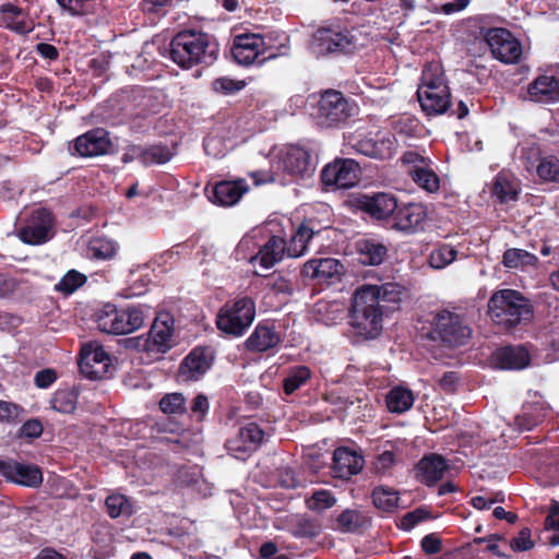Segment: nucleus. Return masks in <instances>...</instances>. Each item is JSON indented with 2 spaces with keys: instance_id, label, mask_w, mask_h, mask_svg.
<instances>
[{
  "instance_id": "nucleus-1",
  "label": "nucleus",
  "mask_w": 559,
  "mask_h": 559,
  "mask_svg": "<svg viewBox=\"0 0 559 559\" xmlns=\"http://www.w3.org/2000/svg\"><path fill=\"white\" fill-rule=\"evenodd\" d=\"M158 56H169L179 68L189 70L195 66L210 67L218 58L219 45L216 38L205 32L183 29L178 32L166 45L164 38L156 36L152 41L142 45V57H152L155 62L154 51Z\"/></svg>"
},
{
  "instance_id": "nucleus-2",
  "label": "nucleus",
  "mask_w": 559,
  "mask_h": 559,
  "mask_svg": "<svg viewBox=\"0 0 559 559\" xmlns=\"http://www.w3.org/2000/svg\"><path fill=\"white\" fill-rule=\"evenodd\" d=\"M488 316L499 333L511 334L533 319L534 309L526 297L514 289L495 292L488 300Z\"/></svg>"
},
{
  "instance_id": "nucleus-3",
  "label": "nucleus",
  "mask_w": 559,
  "mask_h": 559,
  "mask_svg": "<svg viewBox=\"0 0 559 559\" xmlns=\"http://www.w3.org/2000/svg\"><path fill=\"white\" fill-rule=\"evenodd\" d=\"M376 299L374 293L360 287L354 295L348 323L354 335L361 340H374L382 332L385 312L378 306Z\"/></svg>"
},
{
  "instance_id": "nucleus-4",
  "label": "nucleus",
  "mask_w": 559,
  "mask_h": 559,
  "mask_svg": "<svg viewBox=\"0 0 559 559\" xmlns=\"http://www.w3.org/2000/svg\"><path fill=\"white\" fill-rule=\"evenodd\" d=\"M471 336L472 329L462 314L441 309L433 314L423 337L435 346L453 349L466 345Z\"/></svg>"
},
{
  "instance_id": "nucleus-5",
  "label": "nucleus",
  "mask_w": 559,
  "mask_h": 559,
  "mask_svg": "<svg viewBox=\"0 0 559 559\" xmlns=\"http://www.w3.org/2000/svg\"><path fill=\"white\" fill-rule=\"evenodd\" d=\"M255 301L250 296H238L227 300L217 311L215 324L226 336L238 338L245 335L255 319Z\"/></svg>"
},
{
  "instance_id": "nucleus-6",
  "label": "nucleus",
  "mask_w": 559,
  "mask_h": 559,
  "mask_svg": "<svg viewBox=\"0 0 559 559\" xmlns=\"http://www.w3.org/2000/svg\"><path fill=\"white\" fill-rule=\"evenodd\" d=\"M357 106L335 90H328L320 95L312 116L323 128L338 127L355 115Z\"/></svg>"
},
{
  "instance_id": "nucleus-7",
  "label": "nucleus",
  "mask_w": 559,
  "mask_h": 559,
  "mask_svg": "<svg viewBox=\"0 0 559 559\" xmlns=\"http://www.w3.org/2000/svg\"><path fill=\"white\" fill-rule=\"evenodd\" d=\"M357 49V38L352 32L336 24L319 27L312 35L311 50L317 56L333 53H354Z\"/></svg>"
},
{
  "instance_id": "nucleus-8",
  "label": "nucleus",
  "mask_w": 559,
  "mask_h": 559,
  "mask_svg": "<svg viewBox=\"0 0 559 559\" xmlns=\"http://www.w3.org/2000/svg\"><path fill=\"white\" fill-rule=\"evenodd\" d=\"M93 317L97 329L105 334H129L140 328V310L135 307L118 308L107 302Z\"/></svg>"
},
{
  "instance_id": "nucleus-9",
  "label": "nucleus",
  "mask_w": 559,
  "mask_h": 559,
  "mask_svg": "<svg viewBox=\"0 0 559 559\" xmlns=\"http://www.w3.org/2000/svg\"><path fill=\"white\" fill-rule=\"evenodd\" d=\"M175 319L168 311L158 312L151 325L148 337L142 346V364L162 359L171 347Z\"/></svg>"
},
{
  "instance_id": "nucleus-10",
  "label": "nucleus",
  "mask_w": 559,
  "mask_h": 559,
  "mask_svg": "<svg viewBox=\"0 0 559 559\" xmlns=\"http://www.w3.org/2000/svg\"><path fill=\"white\" fill-rule=\"evenodd\" d=\"M480 35L495 59L506 64L519 63L522 59V43L504 27H481Z\"/></svg>"
},
{
  "instance_id": "nucleus-11",
  "label": "nucleus",
  "mask_w": 559,
  "mask_h": 559,
  "mask_svg": "<svg viewBox=\"0 0 559 559\" xmlns=\"http://www.w3.org/2000/svg\"><path fill=\"white\" fill-rule=\"evenodd\" d=\"M361 175L360 165L353 158L336 157L321 170V182L333 190L350 189L357 185Z\"/></svg>"
},
{
  "instance_id": "nucleus-12",
  "label": "nucleus",
  "mask_w": 559,
  "mask_h": 559,
  "mask_svg": "<svg viewBox=\"0 0 559 559\" xmlns=\"http://www.w3.org/2000/svg\"><path fill=\"white\" fill-rule=\"evenodd\" d=\"M265 50V40L262 35L245 32L234 36L230 52L237 64L249 67L255 62L262 64L271 58V56H264Z\"/></svg>"
},
{
  "instance_id": "nucleus-13",
  "label": "nucleus",
  "mask_w": 559,
  "mask_h": 559,
  "mask_svg": "<svg viewBox=\"0 0 559 559\" xmlns=\"http://www.w3.org/2000/svg\"><path fill=\"white\" fill-rule=\"evenodd\" d=\"M55 217L50 210L38 207L31 212L25 224L19 229L20 239L28 245H43L52 236Z\"/></svg>"
},
{
  "instance_id": "nucleus-14",
  "label": "nucleus",
  "mask_w": 559,
  "mask_h": 559,
  "mask_svg": "<svg viewBox=\"0 0 559 559\" xmlns=\"http://www.w3.org/2000/svg\"><path fill=\"white\" fill-rule=\"evenodd\" d=\"M353 148L367 157L389 159L394 154L395 138L390 132L377 131L350 138Z\"/></svg>"
},
{
  "instance_id": "nucleus-15",
  "label": "nucleus",
  "mask_w": 559,
  "mask_h": 559,
  "mask_svg": "<svg viewBox=\"0 0 559 559\" xmlns=\"http://www.w3.org/2000/svg\"><path fill=\"white\" fill-rule=\"evenodd\" d=\"M215 352L209 345H198L182 359L178 378L185 382L200 380L213 366Z\"/></svg>"
},
{
  "instance_id": "nucleus-16",
  "label": "nucleus",
  "mask_w": 559,
  "mask_h": 559,
  "mask_svg": "<svg viewBox=\"0 0 559 559\" xmlns=\"http://www.w3.org/2000/svg\"><path fill=\"white\" fill-rule=\"evenodd\" d=\"M278 168L295 179H305L312 176L316 164L308 150L299 145H289L280 155Z\"/></svg>"
},
{
  "instance_id": "nucleus-17",
  "label": "nucleus",
  "mask_w": 559,
  "mask_h": 559,
  "mask_svg": "<svg viewBox=\"0 0 559 559\" xmlns=\"http://www.w3.org/2000/svg\"><path fill=\"white\" fill-rule=\"evenodd\" d=\"M111 359L100 345H84L81 349L79 368L84 378L100 380L108 376Z\"/></svg>"
},
{
  "instance_id": "nucleus-18",
  "label": "nucleus",
  "mask_w": 559,
  "mask_h": 559,
  "mask_svg": "<svg viewBox=\"0 0 559 559\" xmlns=\"http://www.w3.org/2000/svg\"><path fill=\"white\" fill-rule=\"evenodd\" d=\"M109 133L104 128H94L79 135L69 147L72 155L96 157L105 155L111 148Z\"/></svg>"
},
{
  "instance_id": "nucleus-19",
  "label": "nucleus",
  "mask_w": 559,
  "mask_h": 559,
  "mask_svg": "<svg viewBox=\"0 0 559 559\" xmlns=\"http://www.w3.org/2000/svg\"><path fill=\"white\" fill-rule=\"evenodd\" d=\"M524 99L538 105L559 104V76L549 72L538 74L527 84Z\"/></svg>"
},
{
  "instance_id": "nucleus-20",
  "label": "nucleus",
  "mask_w": 559,
  "mask_h": 559,
  "mask_svg": "<svg viewBox=\"0 0 559 559\" xmlns=\"http://www.w3.org/2000/svg\"><path fill=\"white\" fill-rule=\"evenodd\" d=\"M358 209L376 221L392 219L396 211V198L386 192H377L371 195H361L358 200Z\"/></svg>"
},
{
  "instance_id": "nucleus-21",
  "label": "nucleus",
  "mask_w": 559,
  "mask_h": 559,
  "mask_svg": "<svg viewBox=\"0 0 559 559\" xmlns=\"http://www.w3.org/2000/svg\"><path fill=\"white\" fill-rule=\"evenodd\" d=\"M344 273V265L336 259L322 258L307 261L300 271L302 277L318 281V283L332 284L340 281Z\"/></svg>"
},
{
  "instance_id": "nucleus-22",
  "label": "nucleus",
  "mask_w": 559,
  "mask_h": 559,
  "mask_svg": "<svg viewBox=\"0 0 559 559\" xmlns=\"http://www.w3.org/2000/svg\"><path fill=\"white\" fill-rule=\"evenodd\" d=\"M427 218V212L420 203H405L396 206L392 218V228L406 233L415 234L423 229V224Z\"/></svg>"
},
{
  "instance_id": "nucleus-23",
  "label": "nucleus",
  "mask_w": 559,
  "mask_h": 559,
  "mask_svg": "<svg viewBox=\"0 0 559 559\" xmlns=\"http://www.w3.org/2000/svg\"><path fill=\"white\" fill-rule=\"evenodd\" d=\"M495 367L501 370H522L531 364V353L526 345H506L491 355Z\"/></svg>"
},
{
  "instance_id": "nucleus-24",
  "label": "nucleus",
  "mask_w": 559,
  "mask_h": 559,
  "mask_svg": "<svg viewBox=\"0 0 559 559\" xmlns=\"http://www.w3.org/2000/svg\"><path fill=\"white\" fill-rule=\"evenodd\" d=\"M205 190L212 203L226 207L238 203L249 187L245 179L222 180L216 182L211 190L207 187Z\"/></svg>"
},
{
  "instance_id": "nucleus-25",
  "label": "nucleus",
  "mask_w": 559,
  "mask_h": 559,
  "mask_svg": "<svg viewBox=\"0 0 559 559\" xmlns=\"http://www.w3.org/2000/svg\"><path fill=\"white\" fill-rule=\"evenodd\" d=\"M264 436V430L257 423L251 421L241 426L235 438L227 440L226 448L230 452L247 454L261 447Z\"/></svg>"
},
{
  "instance_id": "nucleus-26",
  "label": "nucleus",
  "mask_w": 559,
  "mask_h": 559,
  "mask_svg": "<svg viewBox=\"0 0 559 559\" xmlns=\"http://www.w3.org/2000/svg\"><path fill=\"white\" fill-rule=\"evenodd\" d=\"M281 342L282 337L275 324L264 320L257 324L245 345L250 353H264L277 347Z\"/></svg>"
},
{
  "instance_id": "nucleus-27",
  "label": "nucleus",
  "mask_w": 559,
  "mask_h": 559,
  "mask_svg": "<svg viewBox=\"0 0 559 559\" xmlns=\"http://www.w3.org/2000/svg\"><path fill=\"white\" fill-rule=\"evenodd\" d=\"M0 26L19 35H27L35 27L28 12L11 2L0 4Z\"/></svg>"
},
{
  "instance_id": "nucleus-28",
  "label": "nucleus",
  "mask_w": 559,
  "mask_h": 559,
  "mask_svg": "<svg viewBox=\"0 0 559 559\" xmlns=\"http://www.w3.org/2000/svg\"><path fill=\"white\" fill-rule=\"evenodd\" d=\"M3 478L10 483L35 488L41 484L43 473L36 465L8 460L3 466Z\"/></svg>"
},
{
  "instance_id": "nucleus-29",
  "label": "nucleus",
  "mask_w": 559,
  "mask_h": 559,
  "mask_svg": "<svg viewBox=\"0 0 559 559\" xmlns=\"http://www.w3.org/2000/svg\"><path fill=\"white\" fill-rule=\"evenodd\" d=\"M358 261L364 265L378 266L382 264L388 255V246L378 238L365 237L355 243Z\"/></svg>"
},
{
  "instance_id": "nucleus-30",
  "label": "nucleus",
  "mask_w": 559,
  "mask_h": 559,
  "mask_svg": "<svg viewBox=\"0 0 559 559\" xmlns=\"http://www.w3.org/2000/svg\"><path fill=\"white\" fill-rule=\"evenodd\" d=\"M364 463V457L357 454L356 451L340 447L335 449L333 453L332 469L335 477L345 479L358 474L361 471Z\"/></svg>"
},
{
  "instance_id": "nucleus-31",
  "label": "nucleus",
  "mask_w": 559,
  "mask_h": 559,
  "mask_svg": "<svg viewBox=\"0 0 559 559\" xmlns=\"http://www.w3.org/2000/svg\"><path fill=\"white\" fill-rule=\"evenodd\" d=\"M361 289H370L377 296L376 301L385 314L395 310L405 295V288L394 282L383 283L381 285H362Z\"/></svg>"
},
{
  "instance_id": "nucleus-32",
  "label": "nucleus",
  "mask_w": 559,
  "mask_h": 559,
  "mask_svg": "<svg viewBox=\"0 0 559 559\" xmlns=\"http://www.w3.org/2000/svg\"><path fill=\"white\" fill-rule=\"evenodd\" d=\"M287 254V242L280 236H270L269 239L260 246L258 253L252 258L258 261L263 269H270L280 262Z\"/></svg>"
},
{
  "instance_id": "nucleus-33",
  "label": "nucleus",
  "mask_w": 559,
  "mask_h": 559,
  "mask_svg": "<svg viewBox=\"0 0 559 559\" xmlns=\"http://www.w3.org/2000/svg\"><path fill=\"white\" fill-rule=\"evenodd\" d=\"M448 468L447 460L437 453L425 455L417 464L420 481L428 487L435 486Z\"/></svg>"
},
{
  "instance_id": "nucleus-34",
  "label": "nucleus",
  "mask_w": 559,
  "mask_h": 559,
  "mask_svg": "<svg viewBox=\"0 0 559 559\" xmlns=\"http://www.w3.org/2000/svg\"><path fill=\"white\" fill-rule=\"evenodd\" d=\"M288 532L296 538L313 539L322 533V524L307 514H296L288 521Z\"/></svg>"
},
{
  "instance_id": "nucleus-35",
  "label": "nucleus",
  "mask_w": 559,
  "mask_h": 559,
  "mask_svg": "<svg viewBox=\"0 0 559 559\" xmlns=\"http://www.w3.org/2000/svg\"><path fill=\"white\" fill-rule=\"evenodd\" d=\"M414 401L413 391L402 385L393 386L385 396L386 407L389 412L394 414L407 412L413 407Z\"/></svg>"
},
{
  "instance_id": "nucleus-36",
  "label": "nucleus",
  "mask_w": 559,
  "mask_h": 559,
  "mask_svg": "<svg viewBox=\"0 0 559 559\" xmlns=\"http://www.w3.org/2000/svg\"><path fill=\"white\" fill-rule=\"evenodd\" d=\"M417 97L423 111L428 116L444 114L451 104L450 95L433 94L432 92H427L425 88L417 90Z\"/></svg>"
},
{
  "instance_id": "nucleus-37",
  "label": "nucleus",
  "mask_w": 559,
  "mask_h": 559,
  "mask_svg": "<svg viewBox=\"0 0 559 559\" xmlns=\"http://www.w3.org/2000/svg\"><path fill=\"white\" fill-rule=\"evenodd\" d=\"M366 522L367 519L360 511L346 509L336 516L332 528L341 533L353 534L362 528Z\"/></svg>"
},
{
  "instance_id": "nucleus-38",
  "label": "nucleus",
  "mask_w": 559,
  "mask_h": 559,
  "mask_svg": "<svg viewBox=\"0 0 559 559\" xmlns=\"http://www.w3.org/2000/svg\"><path fill=\"white\" fill-rule=\"evenodd\" d=\"M373 506L383 512L393 513L399 508V491L386 486H377L371 492Z\"/></svg>"
},
{
  "instance_id": "nucleus-39",
  "label": "nucleus",
  "mask_w": 559,
  "mask_h": 559,
  "mask_svg": "<svg viewBox=\"0 0 559 559\" xmlns=\"http://www.w3.org/2000/svg\"><path fill=\"white\" fill-rule=\"evenodd\" d=\"M79 402V391L75 388L59 389L50 400V406L53 411L62 414H72Z\"/></svg>"
},
{
  "instance_id": "nucleus-40",
  "label": "nucleus",
  "mask_w": 559,
  "mask_h": 559,
  "mask_svg": "<svg viewBox=\"0 0 559 559\" xmlns=\"http://www.w3.org/2000/svg\"><path fill=\"white\" fill-rule=\"evenodd\" d=\"M314 234L316 231L307 223H301L287 242V255L297 258L304 254Z\"/></svg>"
},
{
  "instance_id": "nucleus-41",
  "label": "nucleus",
  "mask_w": 559,
  "mask_h": 559,
  "mask_svg": "<svg viewBox=\"0 0 559 559\" xmlns=\"http://www.w3.org/2000/svg\"><path fill=\"white\" fill-rule=\"evenodd\" d=\"M312 372L308 366L298 365L288 369L286 377L283 379V391L286 395L294 394L304 384L310 380Z\"/></svg>"
},
{
  "instance_id": "nucleus-42",
  "label": "nucleus",
  "mask_w": 559,
  "mask_h": 559,
  "mask_svg": "<svg viewBox=\"0 0 559 559\" xmlns=\"http://www.w3.org/2000/svg\"><path fill=\"white\" fill-rule=\"evenodd\" d=\"M459 251L449 243H439L428 257L429 265L435 270H442L456 260Z\"/></svg>"
},
{
  "instance_id": "nucleus-43",
  "label": "nucleus",
  "mask_w": 559,
  "mask_h": 559,
  "mask_svg": "<svg viewBox=\"0 0 559 559\" xmlns=\"http://www.w3.org/2000/svg\"><path fill=\"white\" fill-rule=\"evenodd\" d=\"M492 194L501 203H508L510 201H516L519 191L508 175L499 173L493 181Z\"/></svg>"
},
{
  "instance_id": "nucleus-44",
  "label": "nucleus",
  "mask_w": 559,
  "mask_h": 559,
  "mask_svg": "<svg viewBox=\"0 0 559 559\" xmlns=\"http://www.w3.org/2000/svg\"><path fill=\"white\" fill-rule=\"evenodd\" d=\"M430 165L427 164L423 168L411 170V178L421 189L436 192L440 187V179Z\"/></svg>"
},
{
  "instance_id": "nucleus-45",
  "label": "nucleus",
  "mask_w": 559,
  "mask_h": 559,
  "mask_svg": "<svg viewBox=\"0 0 559 559\" xmlns=\"http://www.w3.org/2000/svg\"><path fill=\"white\" fill-rule=\"evenodd\" d=\"M536 173L545 182L559 183V157L551 154L539 157Z\"/></svg>"
},
{
  "instance_id": "nucleus-46",
  "label": "nucleus",
  "mask_w": 559,
  "mask_h": 559,
  "mask_svg": "<svg viewBox=\"0 0 559 559\" xmlns=\"http://www.w3.org/2000/svg\"><path fill=\"white\" fill-rule=\"evenodd\" d=\"M87 282V276L76 270H69L61 280L56 284L55 290L64 296H69L76 292Z\"/></svg>"
},
{
  "instance_id": "nucleus-47",
  "label": "nucleus",
  "mask_w": 559,
  "mask_h": 559,
  "mask_svg": "<svg viewBox=\"0 0 559 559\" xmlns=\"http://www.w3.org/2000/svg\"><path fill=\"white\" fill-rule=\"evenodd\" d=\"M116 251V243L105 237H94L88 243L90 254L97 260L111 259Z\"/></svg>"
},
{
  "instance_id": "nucleus-48",
  "label": "nucleus",
  "mask_w": 559,
  "mask_h": 559,
  "mask_svg": "<svg viewBox=\"0 0 559 559\" xmlns=\"http://www.w3.org/2000/svg\"><path fill=\"white\" fill-rule=\"evenodd\" d=\"M159 408L165 414L183 415L187 413L186 397L179 392L167 393L160 399Z\"/></svg>"
},
{
  "instance_id": "nucleus-49",
  "label": "nucleus",
  "mask_w": 559,
  "mask_h": 559,
  "mask_svg": "<svg viewBox=\"0 0 559 559\" xmlns=\"http://www.w3.org/2000/svg\"><path fill=\"white\" fill-rule=\"evenodd\" d=\"M173 156L171 151L167 145L154 144L142 150V164H165L170 160Z\"/></svg>"
},
{
  "instance_id": "nucleus-50",
  "label": "nucleus",
  "mask_w": 559,
  "mask_h": 559,
  "mask_svg": "<svg viewBox=\"0 0 559 559\" xmlns=\"http://www.w3.org/2000/svg\"><path fill=\"white\" fill-rule=\"evenodd\" d=\"M105 506L108 515L112 519L131 514V503L123 495L114 493L108 496Z\"/></svg>"
},
{
  "instance_id": "nucleus-51",
  "label": "nucleus",
  "mask_w": 559,
  "mask_h": 559,
  "mask_svg": "<svg viewBox=\"0 0 559 559\" xmlns=\"http://www.w3.org/2000/svg\"><path fill=\"white\" fill-rule=\"evenodd\" d=\"M307 507L312 511H322L332 508L336 499L330 490H316L309 499L306 500Z\"/></svg>"
},
{
  "instance_id": "nucleus-52",
  "label": "nucleus",
  "mask_w": 559,
  "mask_h": 559,
  "mask_svg": "<svg viewBox=\"0 0 559 559\" xmlns=\"http://www.w3.org/2000/svg\"><path fill=\"white\" fill-rule=\"evenodd\" d=\"M445 83L442 68L438 63H428L421 72V84L419 86H428V88H439L438 84Z\"/></svg>"
},
{
  "instance_id": "nucleus-53",
  "label": "nucleus",
  "mask_w": 559,
  "mask_h": 559,
  "mask_svg": "<svg viewBox=\"0 0 559 559\" xmlns=\"http://www.w3.org/2000/svg\"><path fill=\"white\" fill-rule=\"evenodd\" d=\"M71 15H85L94 11L97 0H56Z\"/></svg>"
},
{
  "instance_id": "nucleus-54",
  "label": "nucleus",
  "mask_w": 559,
  "mask_h": 559,
  "mask_svg": "<svg viewBox=\"0 0 559 559\" xmlns=\"http://www.w3.org/2000/svg\"><path fill=\"white\" fill-rule=\"evenodd\" d=\"M213 91L223 95H233L246 87V82L242 80H234L227 76H221L213 81Z\"/></svg>"
},
{
  "instance_id": "nucleus-55",
  "label": "nucleus",
  "mask_w": 559,
  "mask_h": 559,
  "mask_svg": "<svg viewBox=\"0 0 559 559\" xmlns=\"http://www.w3.org/2000/svg\"><path fill=\"white\" fill-rule=\"evenodd\" d=\"M475 544H481L486 543V550L500 557V558H508L510 559L511 556L508 555L503 549L500 543H502L504 546H508V540L498 534H491L486 537H476L474 538Z\"/></svg>"
},
{
  "instance_id": "nucleus-56",
  "label": "nucleus",
  "mask_w": 559,
  "mask_h": 559,
  "mask_svg": "<svg viewBox=\"0 0 559 559\" xmlns=\"http://www.w3.org/2000/svg\"><path fill=\"white\" fill-rule=\"evenodd\" d=\"M544 415L532 407L523 409L521 414L515 417V423L521 430H532L539 423H542Z\"/></svg>"
},
{
  "instance_id": "nucleus-57",
  "label": "nucleus",
  "mask_w": 559,
  "mask_h": 559,
  "mask_svg": "<svg viewBox=\"0 0 559 559\" xmlns=\"http://www.w3.org/2000/svg\"><path fill=\"white\" fill-rule=\"evenodd\" d=\"M507 545L511 550L521 552L532 549L535 543L532 539L531 530L528 527H524L519 532L516 536L509 540Z\"/></svg>"
},
{
  "instance_id": "nucleus-58",
  "label": "nucleus",
  "mask_w": 559,
  "mask_h": 559,
  "mask_svg": "<svg viewBox=\"0 0 559 559\" xmlns=\"http://www.w3.org/2000/svg\"><path fill=\"white\" fill-rule=\"evenodd\" d=\"M419 121L416 118L402 116L394 121L393 129L397 134L414 136L417 133Z\"/></svg>"
},
{
  "instance_id": "nucleus-59",
  "label": "nucleus",
  "mask_w": 559,
  "mask_h": 559,
  "mask_svg": "<svg viewBox=\"0 0 559 559\" xmlns=\"http://www.w3.org/2000/svg\"><path fill=\"white\" fill-rule=\"evenodd\" d=\"M401 162L407 167V174L411 176V170L425 167L427 164H431L428 157L420 155L416 151H406L401 157Z\"/></svg>"
},
{
  "instance_id": "nucleus-60",
  "label": "nucleus",
  "mask_w": 559,
  "mask_h": 559,
  "mask_svg": "<svg viewBox=\"0 0 559 559\" xmlns=\"http://www.w3.org/2000/svg\"><path fill=\"white\" fill-rule=\"evenodd\" d=\"M394 464H395V454L393 453V451H389V450H385L382 453H380L379 455H377V457L374 459V461L372 463L373 471L380 475L388 474Z\"/></svg>"
},
{
  "instance_id": "nucleus-61",
  "label": "nucleus",
  "mask_w": 559,
  "mask_h": 559,
  "mask_svg": "<svg viewBox=\"0 0 559 559\" xmlns=\"http://www.w3.org/2000/svg\"><path fill=\"white\" fill-rule=\"evenodd\" d=\"M531 257L532 255L523 249H508L503 253L502 263L504 266L513 269L520 266L523 263L524 258Z\"/></svg>"
},
{
  "instance_id": "nucleus-62",
  "label": "nucleus",
  "mask_w": 559,
  "mask_h": 559,
  "mask_svg": "<svg viewBox=\"0 0 559 559\" xmlns=\"http://www.w3.org/2000/svg\"><path fill=\"white\" fill-rule=\"evenodd\" d=\"M58 379V373L52 368H45L35 373L34 383L38 389L50 388Z\"/></svg>"
},
{
  "instance_id": "nucleus-63",
  "label": "nucleus",
  "mask_w": 559,
  "mask_h": 559,
  "mask_svg": "<svg viewBox=\"0 0 559 559\" xmlns=\"http://www.w3.org/2000/svg\"><path fill=\"white\" fill-rule=\"evenodd\" d=\"M23 408L12 402L0 401V421H14L16 420Z\"/></svg>"
},
{
  "instance_id": "nucleus-64",
  "label": "nucleus",
  "mask_w": 559,
  "mask_h": 559,
  "mask_svg": "<svg viewBox=\"0 0 559 559\" xmlns=\"http://www.w3.org/2000/svg\"><path fill=\"white\" fill-rule=\"evenodd\" d=\"M44 431L43 424L39 419L32 418L26 420L20 428V436L29 439L39 438Z\"/></svg>"
}]
</instances>
